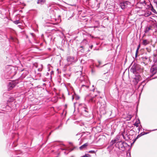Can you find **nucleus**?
I'll list each match as a JSON object with an SVG mask.
<instances>
[{"instance_id":"43","label":"nucleus","mask_w":157,"mask_h":157,"mask_svg":"<svg viewBox=\"0 0 157 157\" xmlns=\"http://www.w3.org/2000/svg\"><path fill=\"white\" fill-rule=\"evenodd\" d=\"M97 96V95H95V96Z\"/></svg>"},{"instance_id":"2","label":"nucleus","mask_w":157,"mask_h":157,"mask_svg":"<svg viewBox=\"0 0 157 157\" xmlns=\"http://www.w3.org/2000/svg\"><path fill=\"white\" fill-rule=\"evenodd\" d=\"M81 107L82 113L86 117H87L89 115V110L86 105L84 104H81L79 105Z\"/></svg>"},{"instance_id":"8","label":"nucleus","mask_w":157,"mask_h":157,"mask_svg":"<svg viewBox=\"0 0 157 157\" xmlns=\"http://www.w3.org/2000/svg\"><path fill=\"white\" fill-rule=\"evenodd\" d=\"M150 71L152 75L156 74L157 73V67H153L151 68Z\"/></svg>"},{"instance_id":"7","label":"nucleus","mask_w":157,"mask_h":157,"mask_svg":"<svg viewBox=\"0 0 157 157\" xmlns=\"http://www.w3.org/2000/svg\"><path fill=\"white\" fill-rule=\"evenodd\" d=\"M67 60L70 64L73 62L75 63L77 61L76 59H75L74 57L72 56H68L67 57Z\"/></svg>"},{"instance_id":"26","label":"nucleus","mask_w":157,"mask_h":157,"mask_svg":"<svg viewBox=\"0 0 157 157\" xmlns=\"http://www.w3.org/2000/svg\"><path fill=\"white\" fill-rule=\"evenodd\" d=\"M138 51H139V50L136 49V54H135L136 57L137 56V54L138 52Z\"/></svg>"},{"instance_id":"15","label":"nucleus","mask_w":157,"mask_h":157,"mask_svg":"<svg viewBox=\"0 0 157 157\" xmlns=\"http://www.w3.org/2000/svg\"><path fill=\"white\" fill-rule=\"evenodd\" d=\"M151 29V27H147L145 28V29L144 30V32L145 33H147Z\"/></svg>"},{"instance_id":"1","label":"nucleus","mask_w":157,"mask_h":157,"mask_svg":"<svg viewBox=\"0 0 157 157\" xmlns=\"http://www.w3.org/2000/svg\"><path fill=\"white\" fill-rule=\"evenodd\" d=\"M129 146L127 143L124 141L121 140L117 142L115 144L116 147L118 148L119 149L122 151L125 150L126 148Z\"/></svg>"},{"instance_id":"21","label":"nucleus","mask_w":157,"mask_h":157,"mask_svg":"<svg viewBox=\"0 0 157 157\" xmlns=\"http://www.w3.org/2000/svg\"><path fill=\"white\" fill-rule=\"evenodd\" d=\"M13 23L17 25L20 23V21L19 20H17L13 21Z\"/></svg>"},{"instance_id":"38","label":"nucleus","mask_w":157,"mask_h":157,"mask_svg":"<svg viewBox=\"0 0 157 157\" xmlns=\"http://www.w3.org/2000/svg\"><path fill=\"white\" fill-rule=\"evenodd\" d=\"M31 34L32 35V36H33L34 34L33 33H31Z\"/></svg>"},{"instance_id":"44","label":"nucleus","mask_w":157,"mask_h":157,"mask_svg":"<svg viewBox=\"0 0 157 157\" xmlns=\"http://www.w3.org/2000/svg\"><path fill=\"white\" fill-rule=\"evenodd\" d=\"M50 134H51V132L50 133L49 135H50Z\"/></svg>"},{"instance_id":"14","label":"nucleus","mask_w":157,"mask_h":157,"mask_svg":"<svg viewBox=\"0 0 157 157\" xmlns=\"http://www.w3.org/2000/svg\"><path fill=\"white\" fill-rule=\"evenodd\" d=\"M84 48H85V46L84 45H82L79 47V49L82 52H84Z\"/></svg>"},{"instance_id":"12","label":"nucleus","mask_w":157,"mask_h":157,"mask_svg":"<svg viewBox=\"0 0 157 157\" xmlns=\"http://www.w3.org/2000/svg\"><path fill=\"white\" fill-rule=\"evenodd\" d=\"M43 67V66L42 64H40L37 67H38V71L39 72L41 71L42 70Z\"/></svg>"},{"instance_id":"36","label":"nucleus","mask_w":157,"mask_h":157,"mask_svg":"<svg viewBox=\"0 0 157 157\" xmlns=\"http://www.w3.org/2000/svg\"><path fill=\"white\" fill-rule=\"evenodd\" d=\"M131 117H132V116H131V115L129 116V118L130 120L131 119Z\"/></svg>"},{"instance_id":"29","label":"nucleus","mask_w":157,"mask_h":157,"mask_svg":"<svg viewBox=\"0 0 157 157\" xmlns=\"http://www.w3.org/2000/svg\"><path fill=\"white\" fill-rule=\"evenodd\" d=\"M98 63L99 64L98 65H96V66L98 67H99V66L101 65V62L100 61H98Z\"/></svg>"},{"instance_id":"27","label":"nucleus","mask_w":157,"mask_h":157,"mask_svg":"<svg viewBox=\"0 0 157 157\" xmlns=\"http://www.w3.org/2000/svg\"><path fill=\"white\" fill-rule=\"evenodd\" d=\"M62 124H61L59 125V126L58 127H57L56 128V129H58L59 127H62Z\"/></svg>"},{"instance_id":"30","label":"nucleus","mask_w":157,"mask_h":157,"mask_svg":"<svg viewBox=\"0 0 157 157\" xmlns=\"http://www.w3.org/2000/svg\"><path fill=\"white\" fill-rule=\"evenodd\" d=\"M146 81V80H144V81H143L141 82V85H140V86H139V87H140V86L141 85H143V84H144V83Z\"/></svg>"},{"instance_id":"5","label":"nucleus","mask_w":157,"mask_h":157,"mask_svg":"<svg viewBox=\"0 0 157 157\" xmlns=\"http://www.w3.org/2000/svg\"><path fill=\"white\" fill-rule=\"evenodd\" d=\"M18 83L17 81H12L9 82L8 85V90H10L12 89Z\"/></svg>"},{"instance_id":"20","label":"nucleus","mask_w":157,"mask_h":157,"mask_svg":"<svg viewBox=\"0 0 157 157\" xmlns=\"http://www.w3.org/2000/svg\"><path fill=\"white\" fill-rule=\"evenodd\" d=\"M82 134L80 133H78L76 135V136H78V138H79L78 140H79V139L82 137Z\"/></svg>"},{"instance_id":"10","label":"nucleus","mask_w":157,"mask_h":157,"mask_svg":"<svg viewBox=\"0 0 157 157\" xmlns=\"http://www.w3.org/2000/svg\"><path fill=\"white\" fill-rule=\"evenodd\" d=\"M117 140L116 139L112 140L110 143V147H111L113 146L114 144H116L117 142Z\"/></svg>"},{"instance_id":"32","label":"nucleus","mask_w":157,"mask_h":157,"mask_svg":"<svg viewBox=\"0 0 157 157\" xmlns=\"http://www.w3.org/2000/svg\"><path fill=\"white\" fill-rule=\"evenodd\" d=\"M91 72L92 73H94L95 72V70L94 69L92 68Z\"/></svg>"},{"instance_id":"16","label":"nucleus","mask_w":157,"mask_h":157,"mask_svg":"<svg viewBox=\"0 0 157 157\" xmlns=\"http://www.w3.org/2000/svg\"><path fill=\"white\" fill-rule=\"evenodd\" d=\"M149 43V42L147 40H144L143 42V44L144 45H146Z\"/></svg>"},{"instance_id":"35","label":"nucleus","mask_w":157,"mask_h":157,"mask_svg":"<svg viewBox=\"0 0 157 157\" xmlns=\"http://www.w3.org/2000/svg\"><path fill=\"white\" fill-rule=\"evenodd\" d=\"M142 3H143V4H144V5H145V4H146V3H145V1H144V2H142Z\"/></svg>"},{"instance_id":"25","label":"nucleus","mask_w":157,"mask_h":157,"mask_svg":"<svg viewBox=\"0 0 157 157\" xmlns=\"http://www.w3.org/2000/svg\"><path fill=\"white\" fill-rule=\"evenodd\" d=\"M89 153H95L96 152V151H89Z\"/></svg>"},{"instance_id":"24","label":"nucleus","mask_w":157,"mask_h":157,"mask_svg":"<svg viewBox=\"0 0 157 157\" xmlns=\"http://www.w3.org/2000/svg\"><path fill=\"white\" fill-rule=\"evenodd\" d=\"M84 87H85L87 89L89 88V86H86L84 85H82L81 86V88H83Z\"/></svg>"},{"instance_id":"3","label":"nucleus","mask_w":157,"mask_h":157,"mask_svg":"<svg viewBox=\"0 0 157 157\" xmlns=\"http://www.w3.org/2000/svg\"><path fill=\"white\" fill-rule=\"evenodd\" d=\"M141 67L140 65L136 63H134L130 69V71L134 74L137 73V71L140 69Z\"/></svg>"},{"instance_id":"39","label":"nucleus","mask_w":157,"mask_h":157,"mask_svg":"<svg viewBox=\"0 0 157 157\" xmlns=\"http://www.w3.org/2000/svg\"><path fill=\"white\" fill-rule=\"evenodd\" d=\"M92 90H93V91H94V90H95V89H94Z\"/></svg>"},{"instance_id":"23","label":"nucleus","mask_w":157,"mask_h":157,"mask_svg":"<svg viewBox=\"0 0 157 157\" xmlns=\"http://www.w3.org/2000/svg\"><path fill=\"white\" fill-rule=\"evenodd\" d=\"M154 61L155 63H157V56H155L154 58Z\"/></svg>"},{"instance_id":"17","label":"nucleus","mask_w":157,"mask_h":157,"mask_svg":"<svg viewBox=\"0 0 157 157\" xmlns=\"http://www.w3.org/2000/svg\"><path fill=\"white\" fill-rule=\"evenodd\" d=\"M140 120L138 119V121H137L136 122H135L134 125L136 126V127H138L139 126V124H140Z\"/></svg>"},{"instance_id":"9","label":"nucleus","mask_w":157,"mask_h":157,"mask_svg":"<svg viewBox=\"0 0 157 157\" xmlns=\"http://www.w3.org/2000/svg\"><path fill=\"white\" fill-rule=\"evenodd\" d=\"M60 14L58 15L59 17H60L62 16H65L67 14V12L66 10H62L59 11Z\"/></svg>"},{"instance_id":"40","label":"nucleus","mask_w":157,"mask_h":157,"mask_svg":"<svg viewBox=\"0 0 157 157\" xmlns=\"http://www.w3.org/2000/svg\"><path fill=\"white\" fill-rule=\"evenodd\" d=\"M138 130H139V131H140V128H138Z\"/></svg>"},{"instance_id":"18","label":"nucleus","mask_w":157,"mask_h":157,"mask_svg":"<svg viewBox=\"0 0 157 157\" xmlns=\"http://www.w3.org/2000/svg\"><path fill=\"white\" fill-rule=\"evenodd\" d=\"M150 57H148L147 56H145L144 57H142V59H143V60L144 61H145V60H149L150 59Z\"/></svg>"},{"instance_id":"42","label":"nucleus","mask_w":157,"mask_h":157,"mask_svg":"<svg viewBox=\"0 0 157 157\" xmlns=\"http://www.w3.org/2000/svg\"><path fill=\"white\" fill-rule=\"evenodd\" d=\"M38 74H40V73H38Z\"/></svg>"},{"instance_id":"33","label":"nucleus","mask_w":157,"mask_h":157,"mask_svg":"<svg viewBox=\"0 0 157 157\" xmlns=\"http://www.w3.org/2000/svg\"><path fill=\"white\" fill-rule=\"evenodd\" d=\"M140 44H139L138 46V47H137V49H138V50H139L140 48Z\"/></svg>"},{"instance_id":"4","label":"nucleus","mask_w":157,"mask_h":157,"mask_svg":"<svg viewBox=\"0 0 157 157\" xmlns=\"http://www.w3.org/2000/svg\"><path fill=\"white\" fill-rule=\"evenodd\" d=\"M131 3L128 1H123L119 4V6L121 8L124 10L130 6Z\"/></svg>"},{"instance_id":"6","label":"nucleus","mask_w":157,"mask_h":157,"mask_svg":"<svg viewBox=\"0 0 157 157\" xmlns=\"http://www.w3.org/2000/svg\"><path fill=\"white\" fill-rule=\"evenodd\" d=\"M135 77L134 78L133 82H134V84L136 85L137 84L139 81L141 79V77L140 75L138 73H136Z\"/></svg>"},{"instance_id":"13","label":"nucleus","mask_w":157,"mask_h":157,"mask_svg":"<svg viewBox=\"0 0 157 157\" xmlns=\"http://www.w3.org/2000/svg\"><path fill=\"white\" fill-rule=\"evenodd\" d=\"M46 0H38L37 3L38 4L42 5L45 2Z\"/></svg>"},{"instance_id":"37","label":"nucleus","mask_w":157,"mask_h":157,"mask_svg":"<svg viewBox=\"0 0 157 157\" xmlns=\"http://www.w3.org/2000/svg\"><path fill=\"white\" fill-rule=\"evenodd\" d=\"M139 136V135L138 136H137V137H136V138L135 140H136V139H137L138 138V137Z\"/></svg>"},{"instance_id":"19","label":"nucleus","mask_w":157,"mask_h":157,"mask_svg":"<svg viewBox=\"0 0 157 157\" xmlns=\"http://www.w3.org/2000/svg\"><path fill=\"white\" fill-rule=\"evenodd\" d=\"M89 101L91 102H94L95 101V100L94 99V97L90 98V99Z\"/></svg>"},{"instance_id":"28","label":"nucleus","mask_w":157,"mask_h":157,"mask_svg":"<svg viewBox=\"0 0 157 157\" xmlns=\"http://www.w3.org/2000/svg\"><path fill=\"white\" fill-rule=\"evenodd\" d=\"M148 133V132H146V133H144V132H142L140 133V135L141 136H143V135H145V134H147Z\"/></svg>"},{"instance_id":"11","label":"nucleus","mask_w":157,"mask_h":157,"mask_svg":"<svg viewBox=\"0 0 157 157\" xmlns=\"http://www.w3.org/2000/svg\"><path fill=\"white\" fill-rule=\"evenodd\" d=\"M88 143H86L79 147L80 150H82L83 149L86 148V147L88 145Z\"/></svg>"},{"instance_id":"31","label":"nucleus","mask_w":157,"mask_h":157,"mask_svg":"<svg viewBox=\"0 0 157 157\" xmlns=\"http://www.w3.org/2000/svg\"><path fill=\"white\" fill-rule=\"evenodd\" d=\"M13 100H14L13 98H10V100H9V102H11V101H13Z\"/></svg>"},{"instance_id":"41","label":"nucleus","mask_w":157,"mask_h":157,"mask_svg":"<svg viewBox=\"0 0 157 157\" xmlns=\"http://www.w3.org/2000/svg\"><path fill=\"white\" fill-rule=\"evenodd\" d=\"M157 130V129H156L153 130L152 131H155V130Z\"/></svg>"},{"instance_id":"22","label":"nucleus","mask_w":157,"mask_h":157,"mask_svg":"<svg viewBox=\"0 0 157 157\" xmlns=\"http://www.w3.org/2000/svg\"><path fill=\"white\" fill-rule=\"evenodd\" d=\"M91 155L88 154H86L85 155L82 156V157H91Z\"/></svg>"},{"instance_id":"34","label":"nucleus","mask_w":157,"mask_h":157,"mask_svg":"<svg viewBox=\"0 0 157 157\" xmlns=\"http://www.w3.org/2000/svg\"><path fill=\"white\" fill-rule=\"evenodd\" d=\"M89 47H90V49H91L93 47V45H91Z\"/></svg>"}]
</instances>
